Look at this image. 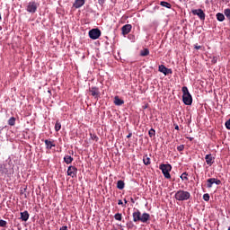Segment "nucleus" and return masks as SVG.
<instances>
[{"instance_id":"nucleus-5","label":"nucleus","mask_w":230,"mask_h":230,"mask_svg":"<svg viewBox=\"0 0 230 230\" xmlns=\"http://www.w3.org/2000/svg\"><path fill=\"white\" fill-rule=\"evenodd\" d=\"M89 37L90 39H93V40H96V39L102 37V31H100V29H92L89 31Z\"/></svg>"},{"instance_id":"nucleus-37","label":"nucleus","mask_w":230,"mask_h":230,"mask_svg":"<svg viewBox=\"0 0 230 230\" xmlns=\"http://www.w3.org/2000/svg\"><path fill=\"white\" fill-rule=\"evenodd\" d=\"M59 230H67V226H61L60 228H59Z\"/></svg>"},{"instance_id":"nucleus-29","label":"nucleus","mask_w":230,"mask_h":230,"mask_svg":"<svg viewBox=\"0 0 230 230\" xmlns=\"http://www.w3.org/2000/svg\"><path fill=\"white\" fill-rule=\"evenodd\" d=\"M148 136H149V137H154L155 136V129L151 128V129L148 131Z\"/></svg>"},{"instance_id":"nucleus-46","label":"nucleus","mask_w":230,"mask_h":230,"mask_svg":"<svg viewBox=\"0 0 230 230\" xmlns=\"http://www.w3.org/2000/svg\"><path fill=\"white\" fill-rule=\"evenodd\" d=\"M1 130H3V128L0 129V134H1Z\"/></svg>"},{"instance_id":"nucleus-6","label":"nucleus","mask_w":230,"mask_h":230,"mask_svg":"<svg viewBox=\"0 0 230 230\" xmlns=\"http://www.w3.org/2000/svg\"><path fill=\"white\" fill-rule=\"evenodd\" d=\"M37 8H39L37 2H29L26 10L29 13H35Z\"/></svg>"},{"instance_id":"nucleus-27","label":"nucleus","mask_w":230,"mask_h":230,"mask_svg":"<svg viewBox=\"0 0 230 230\" xmlns=\"http://www.w3.org/2000/svg\"><path fill=\"white\" fill-rule=\"evenodd\" d=\"M224 13H225L226 17L228 19V21H230V9L229 8L225 9Z\"/></svg>"},{"instance_id":"nucleus-17","label":"nucleus","mask_w":230,"mask_h":230,"mask_svg":"<svg viewBox=\"0 0 230 230\" xmlns=\"http://www.w3.org/2000/svg\"><path fill=\"white\" fill-rule=\"evenodd\" d=\"M0 173L2 175H8V167H6V164H0Z\"/></svg>"},{"instance_id":"nucleus-21","label":"nucleus","mask_w":230,"mask_h":230,"mask_svg":"<svg viewBox=\"0 0 230 230\" xmlns=\"http://www.w3.org/2000/svg\"><path fill=\"white\" fill-rule=\"evenodd\" d=\"M150 55V50L148 49H144L140 51V57H148Z\"/></svg>"},{"instance_id":"nucleus-26","label":"nucleus","mask_w":230,"mask_h":230,"mask_svg":"<svg viewBox=\"0 0 230 230\" xmlns=\"http://www.w3.org/2000/svg\"><path fill=\"white\" fill-rule=\"evenodd\" d=\"M60 128H62V124L60 123V121L58 120L55 124L56 132H58L60 130Z\"/></svg>"},{"instance_id":"nucleus-39","label":"nucleus","mask_w":230,"mask_h":230,"mask_svg":"<svg viewBox=\"0 0 230 230\" xmlns=\"http://www.w3.org/2000/svg\"><path fill=\"white\" fill-rule=\"evenodd\" d=\"M128 139L132 137V133H129L128 136H127Z\"/></svg>"},{"instance_id":"nucleus-24","label":"nucleus","mask_w":230,"mask_h":230,"mask_svg":"<svg viewBox=\"0 0 230 230\" xmlns=\"http://www.w3.org/2000/svg\"><path fill=\"white\" fill-rule=\"evenodd\" d=\"M143 163L144 164H146V166H148V164H150V157H148V155H145L143 157Z\"/></svg>"},{"instance_id":"nucleus-34","label":"nucleus","mask_w":230,"mask_h":230,"mask_svg":"<svg viewBox=\"0 0 230 230\" xmlns=\"http://www.w3.org/2000/svg\"><path fill=\"white\" fill-rule=\"evenodd\" d=\"M178 152H182L184 150V145H180L177 146Z\"/></svg>"},{"instance_id":"nucleus-9","label":"nucleus","mask_w":230,"mask_h":230,"mask_svg":"<svg viewBox=\"0 0 230 230\" xmlns=\"http://www.w3.org/2000/svg\"><path fill=\"white\" fill-rule=\"evenodd\" d=\"M89 93L91 96H93V98L98 99L100 98V88L96 86H92L89 88Z\"/></svg>"},{"instance_id":"nucleus-19","label":"nucleus","mask_w":230,"mask_h":230,"mask_svg":"<svg viewBox=\"0 0 230 230\" xmlns=\"http://www.w3.org/2000/svg\"><path fill=\"white\" fill-rule=\"evenodd\" d=\"M64 161L66 164H71V163H73L74 159L71 155H66L64 157Z\"/></svg>"},{"instance_id":"nucleus-32","label":"nucleus","mask_w":230,"mask_h":230,"mask_svg":"<svg viewBox=\"0 0 230 230\" xmlns=\"http://www.w3.org/2000/svg\"><path fill=\"white\" fill-rule=\"evenodd\" d=\"M209 194L206 193L203 195V200H205V202H209Z\"/></svg>"},{"instance_id":"nucleus-25","label":"nucleus","mask_w":230,"mask_h":230,"mask_svg":"<svg viewBox=\"0 0 230 230\" xmlns=\"http://www.w3.org/2000/svg\"><path fill=\"white\" fill-rule=\"evenodd\" d=\"M15 117H11L9 119H8V125H10V127H13L15 125Z\"/></svg>"},{"instance_id":"nucleus-47","label":"nucleus","mask_w":230,"mask_h":230,"mask_svg":"<svg viewBox=\"0 0 230 230\" xmlns=\"http://www.w3.org/2000/svg\"><path fill=\"white\" fill-rule=\"evenodd\" d=\"M227 230H230V226L228 227V229Z\"/></svg>"},{"instance_id":"nucleus-30","label":"nucleus","mask_w":230,"mask_h":230,"mask_svg":"<svg viewBox=\"0 0 230 230\" xmlns=\"http://www.w3.org/2000/svg\"><path fill=\"white\" fill-rule=\"evenodd\" d=\"M180 178L181 179V181H188V172H183Z\"/></svg>"},{"instance_id":"nucleus-40","label":"nucleus","mask_w":230,"mask_h":230,"mask_svg":"<svg viewBox=\"0 0 230 230\" xmlns=\"http://www.w3.org/2000/svg\"><path fill=\"white\" fill-rule=\"evenodd\" d=\"M212 63H213V64H217V59L214 58V59L212 60Z\"/></svg>"},{"instance_id":"nucleus-35","label":"nucleus","mask_w":230,"mask_h":230,"mask_svg":"<svg viewBox=\"0 0 230 230\" xmlns=\"http://www.w3.org/2000/svg\"><path fill=\"white\" fill-rule=\"evenodd\" d=\"M105 4V0H99V4L103 5Z\"/></svg>"},{"instance_id":"nucleus-42","label":"nucleus","mask_w":230,"mask_h":230,"mask_svg":"<svg viewBox=\"0 0 230 230\" xmlns=\"http://www.w3.org/2000/svg\"><path fill=\"white\" fill-rule=\"evenodd\" d=\"M188 139H190V141H193V137H188Z\"/></svg>"},{"instance_id":"nucleus-28","label":"nucleus","mask_w":230,"mask_h":230,"mask_svg":"<svg viewBox=\"0 0 230 230\" xmlns=\"http://www.w3.org/2000/svg\"><path fill=\"white\" fill-rule=\"evenodd\" d=\"M114 218H115V220H118L119 222H121L123 217L121 216V214L117 213V214H115Z\"/></svg>"},{"instance_id":"nucleus-11","label":"nucleus","mask_w":230,"mask_h":230,"mask_svg":"<svg viewBox=\"0 0 230 230\" xmlns=\"http://www.w3.org/2000/svg\"><path fill=\"white\" fill-rule=\"evenodd\" d=\"M77 172L78 169L75 166L70 165L67 169V175L69 177H76Z\"/></svg>"},{"instance_id":"nucleus-15","label":"nucleus","mask_w":230,"mask_h":230,"mask_svg":"<svg viewBox=\"0 0 230 230\" xmlns=\"http://www.w3.org/2000/svg\"><path fill=\"white\" fill-rule=\"evenodd\" d=\"M85 4V0H75L73 4V7L75 9L82 8Z\"/></svg>"},{"instance_id":"nucleus-44","label":"nucleus","mask_w":230,"mask_h":230,"mask_svg":"<svg viewBox=\"0 0 230 230\" xmlns=\"http://www.w3.org/2000/svg\"><path fill=\"white\" fill-rule=\"evenodd\" d=\"M124 202H125V204H127L128 201L126 199H124Z\"/></svg>"},{"instance_id":"nucleus-10","label":"nucleus","mask_w":230,"mask_h":230,"mask_svg":"<svg viewBox=\"0 0 230 230\" xmlns=\"http://www.w3.org/2000/svg\"><path fill=\"white\" fill-rule=\"evenodd\" d=\"M158 71L160 73L164 74L165 76L168 75H172V69L171 68H166V66L164 65H160L158 66Z\"/></svg>"},{"instance_id":"nucleus-3","label":"nucleus","mask_w":230,"mask_h":230,"mask_svg":"<svg viewBox=\"0 0 230 230\" xmlns=\"http://www.w3.org/2000/svg\"><path fill=\"white\" fill-rule=\"evenodd\" d=\"M181 91L183 93L182 95V102L185 105H191L193 103V97H191V93H190V91L188 90L187 86H183L181 88Z\"/></svg>"},{"instance_id":"nucleus-16","label":"nucleus","mask_w":230,"mask_h":230,"mask_svg":"<svg viewBox=\"0 0 230 230\" xmlns=\"http://www.w3.org/2000/svg\"><path fill=\"white\" fill-rule=\"evenodd\" d=\"M21 219L22 220V222H28L29 218H30V213H28L27 210L21 212Z\"/></svg>"},{"instance_id":"nucleus-13","label":"nucleus","mask_w":230,"mask_h":230,"mask_svg":"<svg viewBox=\"0 0 230 230\" xmlns=\"http://www.w3.org/2000/svg\"><path fill=\"white\" fill-rule=\"evenodd\" d=\"M122 35H128L130 31H132V25L131 24H126L122 26L121 28Z\"/></svg>"},{"instance_id":"nucleus-7","label":"nucleus","mask_w":230,"mask_h":230,"mask_svg":"<svg viewBox=\"0 0 230 230\" xmlns=\"http://www.w3.org/2000/svg\"><path fill=\"white\" fill-rule=\"evenodd\" d=\"M191 13L194 15H198L199 19H200V21H206V13H204V11L202 9H193L191 11Z\"/></svg>"},{"instance_id":"nucleus-33","label":"nucleus","mask_w":230,"mask_h":230,"mask_svg":"<svg viewBox=\"0 0 230 230\" xmlns=\"http://www.w3.org/2000/svg\"><path fill=\"white\" fill-rule=\"evenodd\" d=\"M225 126L227 128V130H230V119L226 121Z\"/></svg>"},{"instance_id":"nucleus-14","label":"nucleus","mask_w":230,"mask_h":230,"mask_svg":"<svg viewBox=\"0 0 230 230\" xmlns=\"http://www.w3.org/2000/svg\"><path fill=\"white\" fill-rule=\"evenodd\" d=\"M205 160L208 166H213V164L215 163V157H213V155H206Z\"/></svg>"},{"instance_id":"nucleus-38","label":"nucleus","mask_w":230,"mask_h":230,"mask_svg":"<svg viewBox=\"0 0 230 230\" xmlns=\"http://www.w3.org/2000/svg\"><path fill=\"white\" fill-rule=\"evenodd\" d=\"M202 48L200 45H195V49H200Z\"/></svg>"},{"instance_id":"nucleus-4","label":"nucleus","mask_w":230,"mask_h":230,"mask_svg":"<svg viewBox=\"0 0 230 230\" xmlns=\"http://www.w3.org/2000/svg\"><path fill=\"white\" fill-rule=\"evenodd\" d=\"M159 168L162 171V173L164 174V177L165 179H172V175L170 174V172H172V164H160Z\"/></svg>"},{"instance_id":"nucleus-1","label":"nucleus","mask_w":230,"mask_h":230,"mask_svg":"<svg viewBox=\"0 0 230 230\" xmlns=\"http://www.w3.org/2000/svg\"><path fill=\"white\" fill-rule=\"evenodd\" d=\"M150 220V214L143 213L141 215V211L137 209L133 212V222H142L143 224H146Z\"/></svg>"},{"instance_id":"nucleus-22","label":"nucleus","mask_w":230,"mask_h":230,"mask_svg":"<svg viewBox=\"0 0 230 230\" xmlns=\"http://www.w3.org/2000/svg\"><path fill=\"white\" fill-rule=\"evenodd\" d=\"M117 188L118 190H123L125 188V181H123L122 180L118 181Z\"/></svg>"},{"instance_id":"nucleus-43","label":"nucleus","mask_w":230,"mask_h":230,"mask_svg":"<svg viewBox=\"0 0 230 230\" xmlns=\"http://www.w3.org/2000/svg\"><path fill=\"white\" fill-rule=\"evenodd\" d=\"M1 30H3V27H2V26H0V31H1Z\"/></svg>"},{"instance_id":"nucleus-45","label":"nucleus","mask_w":230,"mask_h":230,"mask_svg":"<svg viewBox=\"0 0 230 230\" xmlns=\"http://www.w3.org/2000/svg\"><path fill=\"white\" fill-rule=\"evenodd\" d=\"M2 17H1V14H0V21H1Z\"/></svg>"},{"instance_id":"nucleus-36","label":"nucleus","mask_w":230,"mask_h":230,"mask_svg":"<svg viewBox=\"0 0 230 230\" xmlns=\"http://www.w3.org/2000/svg\"><path fill=\"white\" fill-rule=\"evenodd\" d=\"M118 204H119V206H125V205H123V201H122L121 199H119V200L118 201Z\"/></svg>"},{"instance_id":"nucleus-18","label":"nucleus","mask_w":230,"mask_h":230,"mask_svg":"<svg viewBox=\"0 0 230 230\" xmlns=\"http://www.w3.org/2000/svg\"><path fill=\"white\" fill-rule=\"evenodd\" d=\"M216 17L217 21H219V22H224V21L226 20V16L224 15V13H217L216 14Z\"/></svg>"},{"instance_id":"nucleus-12","label":"nucleus","mask_w":230,"mask_h":230,"mask_svg":"<svg viewBox=\"0 0 230 230\" xmlns=\"http://www.w3.org/2000/svg\"><path fill=\"white\" fill-rule=\"evenodd\" d=\"M44 143L47 150H51V148L57 146V145H55V140L53 139H46Z\"/></svg>"},{"instance_id":"nucleus-23","label":"nucleus","mask_w":230,"mask_h":230,"mask_svg":"<svg viewBox=\"0 0 230 230\" xmlns=\"http://www.w3.org/2000/svg\"><path fill=\"white\" fill-rule=\"evenodd\" d=\"M160 5L164 6V8H168V9L172 8V4L165 2V1L160 2Z\"/></svg>"},{"instance_id":"nucleus-20","label":"nucleus","mask_w":230,"mask_h":230,"mask_svg":"<svg viewBox=\"0 0 230 230\" xmlns=\"http://www.w3.org/2000/svg\"><path fill=\"white\" fill-rule=\"evenodd\" d=\"M115 105H123L125 103L124 100L119 99V97L116 96L114 100Z\"/></svg>"},{"instance_id":"nucleus-41","label":"nucleus","mask_w":230,"mask_h":230,"mask_svg":"<svg viewBox=\"0 0 230 230\" xmlns=\"http://www.w3.org/2000/svg\"><path fill=\"white\" fill-rule=\"evenodd\" d=\"M174 128L175 130H179V125H176Z\"/></svg>"},{"instance_id":"nucleus-8","label":"nucleus","mask_w":230,"mask_h":230,"mask_svg":"<svg viewBox=\"0 0 230 230\" xmlns=\"http://www.w3.org/2000/svg\"><path fill=\"white\" fill-rule=\"evenodd\" d=\"M214 184H217V186H220V184H222V181L216 178H210L207 180V188H213Z\"/></svg>"},{"instance_id":"nucleus-31","label":"nucleus","mask_w":230,"mask_h":230,"mask_svg":"<svg viewBox=\"0 0 230 230\" xmlns=\"http://www.w3.org/2000/svg\"><path fill=\"white\" fill-rule=\"evenodd\" d=\"M8 223L3 219H0V227H6Z\"/></svg>"},{"instance_id":"nucleus-2","label":"nucleus","mask_w":230,"mask_h":230,"mask_svg":"<svg viewBox=\"0 0 230 230\" xmlns=\"http://www.w3.org/2000/svg\"><path fill=\"white\" fill-rule=\"evenodd\" d=\"M174 199L176 200H179V202H184L191 199V193H190V191H187V190H180L176 191L174 195Z\"/></svg>"}]
</instances>
